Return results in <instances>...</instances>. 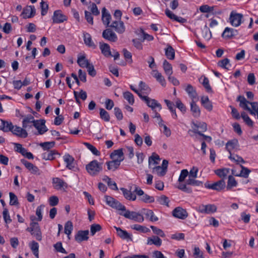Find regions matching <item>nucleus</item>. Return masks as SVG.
Listing matches in <instances>:
<instances>
[{
    "mask_svg": "<svg viewBox=\"0 0 258 258\" xmlns=\"http://www.w3.org/2000/svg\"><path fill=\"white\" fill-rule=\"evenodd\" d=\"M3 216L4 220L7 224L10 223L12 222V219H11L9 211L7 208L4 209Z\"/></svg>",
    "mask_w": 258,
    "mask_h": 258,
    "instance_id": "nucleus-63",
    "label": "nucleus"
},
{
    "mask_svg": "<svg viewBox=\"0 0 258 258\" xmlns=\"http://www.w3.org/2000/svg\"><path fill=\"white\" fill-rule=\"evenodd\" d=\"M36 120L32 115H28L25 117L22 121V126L24 128H29L32 127L31 123H33V125L34 124V122Z\"/></svg>",
    "mask_w": 258,
    "mask_h": 258,
    "instance_id": "nucleus-23",
    "label": "nucleus"
},
{
    "mask_svg": "<svg viewBox=\"0 0 258 258\" xmlns=\"http://www.w3.org/2000/svg\"><path fill=\"white\" fill-rule=\"evenodd\" d=\"M218 66L226 70H229L231 67L230 60L228 58H224L220 60L218 63Z\"/></svg>",
    "mask_w": 258,
    "mask_h": 258,
    "instance_id": "nucleus-44",
    "label": "nucleus"
},
{
    "mask_svg": "<svg viewBox=\"0 0 258 258\" xmlns=\"http://www.w3.org/2000/svg\"><path fill=\"white\" fill-rule=\"evenodd\" d=\"M110 158L111 160L118 161V162L121 163L124 159L123 149L120 148L117 150H114L110 154Z\"/></svg>",
    "mask_w": 258,
    "mask_h": 258,
    "instance_id": "nucleus-12",
    "label": "nucleus"
},
{
    "mask_svg": "<svg viewBox=\"0 0 258 258\" xmlns=\"http://www.w3.org/2000/svg\"><path fill=\"white\" fill-rule=\"evenodd\" d=\"M44 208V206L41 205L38 206L36 210V215L37 216V218L35 217V220L38 221H41L43 218L42 213Z\"/></svg>",
    "mask_w": 258,
    "mask_h": 258,
    "instance_id": "nucleus-55",
    "label": "nucleus"
},
{
    "mask_svg": "<svg viewBox=\"0 0 258 258\" xmlns=\"http://www.w3.org/2000/svg\"><path fill=\"white\" fill-rule=\"evenodd\" d=\"M74 94L76 101L77 103H80V99L85 100L87 98V93L85 91L81 90L80 91H74Z\"/></svg>",
    "mask_w": 258,
    "mask_h": 258,
    "instance_id": "nucleus-35",
    "label": "nucleus"
},
{
    "mask_svg": "<svg viewBox=\"0 0 258 258\" xmlns=\"http://www.w3.org/2000/svg\"><path fill=\"white\" fill-rule=\"evenodd\" d=\"M21 162L25 166V167L31 172V174L40 175L41 174V171L39 168L33 164L28 162L25 159L21 160Z\"/></svg>",
    "mask_w": 258,
    "mask_h": 258,
    "instance_id": "nucleus-8",
    "label": "nucleus"
},
{
    "mask_svg": "<svg viewBox=\"0 0 258 258\" xmlns=\"http://www.w3.org/2000/svg\"><path fill=\"white\" fill-rule=\"evenodd\" d=\"M206 188L216 190H221L225 186V182L223 179L213 183H208L205 184Z\"/></svg>",
    "mask_w": 258,
    "mask_h": 258,
    "instance_id": "nucleus-16",
    "label": "nucleus"
},
{
    "mask_svg": "<svg viewBox=\"0 0 258 258\" xmlns=\"http://www.w3.org/2000/svg\"><path fill=\"white\" fill-rule=\"evenodd\" d=\"M36 14V10L34 6H27L21 13V16L23 19H26L34 17Z\"/></svg>",
    "mask_w": 258,
    "mask_h": 258,
    "instance_id": "nucleus-9",
    "label": "nucleus"
},
{
    "mask_svg": "<svg viewBox=\"0 0 258 258\" xmlns=\"http://www.w3.org/2000/svg\"><path fill=\"white\" fill-rule=\"evenodd\" d=\"M214 10V7H210L207 5H202L199 8V10L202 13H209L213 12Z\"/></svg>",
    "mask_w": 258,
    "mask_h": 258,
    "instance_id": "nucleus-64",
    "label": "nucleus"
},
{
    "mask_svg": "<svg viewBox=\"0 0 258 258\" xmlns=\"http://www.w3.org/2000/svg\"><path fill=\"white\" fill-rule=\"evenodd\" d=\"M99 47L102 53L105 56L108 57L111 56L110 47L108 44L100 42Z\"/></svg>",
    "mask_w": 258,
    "mask_h": 258,
    "instance_id": "nucleus-30",
    "label": "nucleus"
},
{
    "mask_svg": "<svg viewBox=\"0 0 258 258\" xmlns=\"http://www.w3.org/2000/svg\"><path fill=\"white\" fill-rule=\"evenodd\" d=\"M237 185V182L235 179V178L231 175L229 176L227 185V189H230L232 187H236Z\"/></svg>",
    "mask_w": 258,
    "mask_h": 258,
    "instance_id": "nucleus-58",
    "label": "nucleus"
},
{
    "mask_svg": "<svg viewBox=\"0 0 258 258\" xmlns=\"http://www.w3.org/2000/svg\"><path fill=\"white\" fill-rule=\"evenodd\" d=\"M120 190L126 200L133 201L136 200L137 198L136 196L132 191L123 187L120 188Z\"/></svg>",
    "mask_w": 258,
    "mask_h": 258,
    "instance_id": "nucleus-31",
    "label": "nucleus"
},
{
    "mask_svg": "<svg viewBox=\"0 0 258 258\" xmlns=\"http://www.w3.org/2000/svg\"><path fill=\"white\" fill-rule=\"evenodd\" d=\"M229 158L231 161L237 164H243L245 163V161L241 157L236 154H232L231 153H230Z\"/></svg>",
    "mask_w": 258,
    "mask_h": 258,
    "instance_id": "nucleus-45",
    "label": "nucleus"
},
{
    "mask_svg": "<svg viewBox=\"0 0 258 258\" xmlns=\"http://www.w3.org/2000/svg\"><path fill=\"white\" fill-rule=\"evenodd\" d=\"M152 170L153 173L156 174L158 176H164L166 173L167 171L160 166H155L150 168Z\"/></svg>",
    "mask_w": 258,
    "mask_h": 258,
    "instance_id": "nucleus-41",
    "label": "nucleus"
},
{
    "mask_svg": "<svg viewBox=\"0 0 258 258\" xmlns=\"http://www.w3.org/2000/svg\"><path fill=\"white\" fill-rule=\"evenodd\" d=\"M139 91L142 93L148 94L151 91L150 88L145 83L141 81L139 84Z\"/></svg>",
    "mask_w": 258,
    "mask_h": 258,
    "instance_id": "nucleus-50",
    "label": "nucleus"
},
{
    "mask_svg": "<svg viewBox=\"0 0 258 258\" xmlns=\"http://www.w3.org/2000/svg\"><path fill=\"white\" fill-rule=\"evenodd\" d=\"M151 75L158 82L162 87H165L166 82L162 74L158 70H153L151 73Z\"/></svg>",
    "mask_w": 258,
    "mask_h": 258,
    "instance_id": "nucleus-18",
    "label": "nucleus"
},
{
    "mask_svg": "<svg viewBox=\"0 0 258 258\" xmlns=\"http://www.w3.org/2000/svg\"><path fill=\"white\" fill-rule=\"evenodd\" d=\"M229 23L234 27H239L243 22V15L235 11H232L229 16Z\"/></svg>",
    "mask_w": 258,
    "mask_h": 258,
    "instance_id": "nucleus-5",
    "label": "nucleus"
},
{
    "mask_svg": "<svg viewBox=\"0 0 258 258\" xmlns=\"http://www.w3.org/2000/svg\"><path fill=\"white\" fill-rule=\"evenodd\" d=\"M52 182L54 188L57 190H64L68 187L67 183L58 177L53 178Z\"/></svg>",
    "mask_w": 258,
    "mask_h": 258,
    "instance_id": "nucleus-13",
    "label": "nucleus"
},
{
    "mask_svg": "<svg viewBox=\"0 0 258 258\" xmlns=\"http://www.w3.org/2000/svg\"><path fill=\"white\" fill-rule=\"evenodd\" d=\"M100 118L105 121H109L110 120V115L109 113L104 109H100Z\"/></svg>",
    "mask_w": 258,
    "mask_h": 258,
    "instance_id": "nucleus-59",
    "label": "nucleus"
},
{
    "mask_svg": "<svg viewBox=\"0 0 258 258\" xmlns=\"http://www.w3.org/2000/svg\"><path fill=\"white\" fill-rule=\"evenodd\" d=\"M141 213L146 216V218L152 222H156L158 220V218L154 214L153 211L151 210L144 209L142 210Z\"/></svg>",
    "mask_w": 258,
    "mask_h": 258,
    "instance_id": "nucleus-27",
    "label": "nucleus"
},
{
    "mask_svg": "<svg viewBox=\"0 0 258 258\" xmlns=\"http://www.w3.org/2000/svg\"><path fill=\"white\" fill-rule=\"evenodd\" d=\"M110 27L114 28L116 32L119 34H122L125 30L124 23L120 20L113 21Z\"/></svg>",
    "mask_w": 258,
    "mask_h": 258,
    "instance_id": "nucleus-20",
    "label": "nucleus"
},
{
    "mask_svg": "<svg viewBox=\"0 0 258 258\" xmlns=\"http://www.w3.org/2000/svg\"><path fill=\"white\" fill-rule=\"evenodd\" d=\"M119 214L123 215L126 218H128L137 222L142 223L144 220L143 214H142V213L140 214L136 212H131L128 210H126V209L123 212H120Z\"/></svg>",
    "mask_w": 258,
    "mask_h": 258,
    "instance_id": "nucleus-4",
    "label": "nucleus"
},
{
    "mask_svg": "<svg viewBox=\"0 0 258 258\" xmlns=\"http://www.w3.org/2000/svg\"><path fill=\"white\" fill-rule=\"evenodd\" d=\"M52 19L53 23L59 24L66 21L68 17L62 13L61 11L56 10L53 12Z\"/></svg>",
    "mask_w": 258,
    "mask_h": 258,
    "instance_id": "nucleus-10",
    "label": "nucleus"
},
{
    "mask_svg": "<svg viewBox=\"0 0 258 258\" xmlns=\"http://www.w3.org/2000/svg\"><path fill=\"white\" fill-rule=\"evenodd\" d=\"M73 230V223L71 221H67L64 225V233L67 235L70 239V235L71 234Z\"/></svg>",
    "mask_w": 258,
    "mask_h": 258,
    "instance_id": "nucleus-48",
    "label": "nucleus"
},
{
    "mask_svg": "<svg viewBox=\"0 0 258 258\" xmlns=\"http://www.w3.org/2000/svg\"><path fill=\"white\" fill-rule=\"evenodd\" d=\"M226 149L229 153H231L232 151L238 150L239 149L238 141L236 139L229 141L226 144Z\"/></svg>",
    "mask_w": 258,
    "mask_h": 258,
    "instance_id": "nucleus-14",
    "label": "nucleus"
},
{
    "mask_svg": "<svg viewBox=\"0 0 258 258\" xmlns=\"http://www.w3.org/2000/svg\"><path fill=\"white\" fill-rule=\"evenodd\" d=\"M215 174L220 178H225L230 173V169L227 168L219 169L215 171Z\"/></svg>",
    "mask_w": 258,
    "mask_h": 258,
    "instance_id": "nucleus-39",
    "label": "nucleus"
},
{
    "mask_svg": "<svg viewBox=\"0 0 258 258\" xmlns=\"http://www.w3.org/2000/svg\"><path fill=\"white\" fill-rule=\"evenodd\" d=\"M103 37L111 42H116L117 40L116 34L111 29H106L102 33Z\"/></svg>",
    "mask_w": 258,
    "mask_h": 258,
    "instance_id": "nucleus-15",
    "label": "nucleus"
},
{
    "mask_svg": "<svg viewBox=\"0 0 258 258\" xmlns=\"http://www.w3.org/2000/svg\"><path fill=\"white\" fill-rule=\"evenodd\" d=\"M203 36L206 40H209L212 37L211 32L206 25L203 30Z\"/></svg>",
    "mask_w": 258,
    "mask_h": 258,
    "instance_id": "nucleus-61",
    "label": "nucleus"
},
{
    "mask_svg": "<svg viewBox=\"0 0 258 258\" xmlns=\"http://www.w3.org/2000/svg\"><path fill=\"white\" fill-rule=\"evenodd\" d=\"M11 132L13 134L21 138H26L28 136L26 131L23 127L17 126H14Z\"/></svg>",
    "mask_w": 258,
    "mask_h": 258,
    "instance_id": "nucleus-28",
    "label": "nucleus"
},
{
    "mask_svg": "<svg viewBox=\"0 0 258 258\" xmlns=\"http://www.w3.org/2000/svg\"><path fill=\"white\" fill-rule=\"evenodd\" d=\"M235 31L233 28L226 27L222 33V37L225 38H230L235 35Z\"/></svg>",
    "mask_w": 258,
    "mask_h": 258,
    "instance_id": "nucleus-43",
    "label": "nucleus"
},
{
    "mask_svg": "<svg viewBox=\"0 0 258 258\" xmlns=\"http://www.w3.org/2000/svg\"><path fill=\"white\" fill-rule=\"evenodd\" d=\"M165 55L169 59H173L175 57V51L174 49L171 46H168L165 49Z\"/></svg>",
    "mask_w": 258,
    "mask_h": 258,
    "instance_id": "nucleus-52",
    "label": "nucleus"
},
{
    "mask_svg": "<svg viewBox=\"0 0 258 258\" xmlns=\"http://www.w3.org/2000/svg\"><path fill=\"white\" fill-rule=\"evenodd\" d=\"M197 211L202 214H210L217 211V207L213 204L201 205L197 208Z\"/></svg>",
    "mask_w": 258,
    "mask_h": 258,
    "instance_id": "nucleus-7",
    "label": "nucleus"
},
{
    "mask_svg": "<svg viewBox=\"0 0 258 258\" xmlns=\"http://www.w3.org/2000/svg\"><path fill=\"white\" fill-rule=\"evenodd\" d=\"M197 101H191L190 103V109L194 117L198 118L201 115V110L196 104Z\"/></svg>",
    "mask_w": 258,
    "mask_h": 258,
    "instance_id": "nucleus-26",
    "label": "nucleus"
},
{
    "mask_svg": "<svg viewBox=\"0 0 258 258\" xmlns=\"http://www.w3.org/2000/svg\"><path fill=\"white\" fill-rule=\"evenodd\" d=\"M63 159L67 168L72 170L75 168L74 159L72 156L66 154L63 156Z\"/></svg>",
    "mask_w": 258,
    "mask_h": 258,
    "instance_id": "nucleus-22",
    "label": "nucleus"
},
{
    "mask_svg": "<svg viewBox=\"0 0 258 258\" xmlns=\"http://www.w3.org/2000/svg\"><path fill=\"white\" fill-rule=\"evenodd\" d=\"M185 90L187 93L191 101H198V97L196 89L190 84L187 85L185 87Z\"/></svg>",
    "mask_w": 258,
    "mask_h": 258,
    "instance_id": "nucleus-21",
    "label": "nucleus"
},
{
    "mask_svg": "<svg viewBox=\"0 0 258 258\" xmlns=\"http://www.w3.org/2000/svg\"><path fill=\"white\" fill-rule=\"evenodd\" d=\"M2 124L0 126V129L5 132H8L12 131L14 128V125L11 122L6 121L2 120Z\"/></svg>",
    "mask_w": 258,
    "mask_h": 258,
    "instance_id": "nucleus-37",
    "label": "nucleus"
},
{
    "mask_svg": "<svg viewBox=\"0 0 258 258\" xmlns=\"http://www.w3.org/2000/svg\"><path fill=\"white\" fill-rule=\"evenodd\" d=\"M77 63L81 68H86L90 63L85 55L81 53L78 55Z\"/></svg>",
    "mask_w": 258,
    "mask_h": 258,
    "instance_id": "nucleus-34",
    "label": "nucleus"
},
{
    "mask_svg": "<svg viewBox=\"0 0 258 258\" xmlns=\"http://www.w3.org/2000/svg\"><path fill=\"white\" fill-rule=\"evenodd\" d=\"M160 131L166 137H169L171 135L170 129L168 127L164 122L159 125Z\"/></svg>",
    "mask_w": 258,
    "mask_h": 258,
    "instance_id": "nucleus-49",
    "label": "nucleus"
},
{
    "mask_svg": "<svg viewBox=\"0 0 258 258\" xmlns=\"http://www.w3.org/2000/svg\"><path fill=\"white\" fill-rule=\"evenodd\" d=\"M157 201L161 205H165L167 207L169 206V200L165 196L162 195L158 197L157 199Z\"/></svg>",
    "mask_w": 258,
    "mask_h": 258,
    "instance_id": "nucleus-62",
    "label": "nucleus"
},
{
    "mask_svg": "<svg viewBox=\"0 0 258 258\" xmlns=\"http://www.w3.org/2000/svg\"><path fill=\"white\" fill-rule=\"evenodd\" d=\"M199 81L201 84L204 86L207 91L210 92L211 91V88L209 84V81L207 78L206 77H201Z\"/></svg>",
    "mask_w": 258,
    "mask_h": 258,
    "instance_id": "nucleus-54",
    "label": "nucleus"
},
{
    "mask_svg": "<svg viewBox=\"0 0 258 258\" xmlns=\"http://www.w3.org/2000/svg\"><path fill=\"white\" fill-rule=\"evenodd\" d=\"M201 104L208 111H211L213 109L212 102L207 96H203L201 98Z\"/></svg>",
    "mask_w": 258,
    "mask_h": 258,
    "instance_id": "nucleus-29",
    "label": "nucleus"
},
{
    "mask_svg": "<svg viewBox=\"0 0 258 258\" xmlns=\"http://www.w3.org/2000/svg\"><path fill=\"white\" fill-rule=\"evenodd\" d=\"M116 229V233L121 238L126 240L127 241H131L133 240L132 235L128 233L126 230L121 229L119 227H114Z\"/></svg>",
    "mask_w": 258,
    "mask_h": 258,
    "instance_id": "nucleus-19",
    "label": "nucleus"
},
{
    "mask_svg": "<svg viewBox=\"0 0 258 258\" xmlns=\"http://www.w3.org/2000/svg\"><path fill=\"white\" fill-rule=\"evenodd\" d=\"M160 161V158L159 156L154 153L149 158V168H152V167L155 166V165L159 164Z\"/></svg>",
    "mask_w": 258,
    "mask_h": 258,
    "instance_id": "nucleus-32",
    "label": "nucleus"
},
{
    "mask_svg": "<svg viewBox=\"0 0 258 258\" xmlns=\"http://www.w3.org/2000/svg\"><path fill=\"white\" fill-rule=\"evenodd\" d=\"M196 177L188 176V179L186 181V184L197 186L200 185L202 182L200 181L196 180Z\"/></svg>",
    "mask_w": 258,
    "mask_h": 258,
    "instance_id": "nucleus-60",
    "label": "nucleus"
},
{
    "mask_svg": "<svg viewBox=\"0 0 258 258\" xmlns=\"http://www.w3.org/2000/svg\"><path fill=\"white\" fill-rule=\"evenodd\" d=\"M151 108L153 112L160 111L162 109V106L160 103L155 99H151L147 96L144 95L141 99Z\"/></svg>",
    "mask_w": 258,
    "mask_h": 258,
    "instance_id": "nucleus-6",
    "label": "nucleus"
},
{
    "mask_svg": "<svg viewBox=\"0 0 258 258\" xmlns=\"http://www.w3.org/2000/svg\"><path fill=\"white\" fill-rule=\"evenodd\" d=\"M147 244L149 245L154 244L159 247L162 244V240L157 236H153L148 238Z\"/></svg>",
    "mask_w": 258,
    "mask_h": 258,
    "instance_id": "nucleus-33",
    "label": "nucleus"
},
{
    "mask_svg": "<svg viewBox=\"0 0 258 258\" xmlns=\"http://www.w3.org/2000/svg\"><path fill=\"white\" fill-rule=\"evenodd\" d=\"M31 222L30 227L26 229V230L30 232L37 240L41 241L42 238V232L38 222H35V217L31 216L30 217Z\"/></svg>",
    "mask_w": 258,
    "mask_h": 258,
    "instance_id": "nucleus-2",
    "label": "nucleus"
},
{
    "mask_svg": "<svg viewBox=\"0 0 258 258\" xmlns=\"http://www.w3.org/2000/svg\"><path fill=\"white\" fill-rule=\"evenodd\" d=\"M241 117L247 125L249 126H253V122L245 112L241 113Z\"/></svg>",
    "mask_w": 258,
    "mask_h": 258,
    "instance_id": "nucleus-57",
    "label": "nucleus"
},
{
    "mask_svg": "<svg viewBox=\"0 0 258 258\" xmlns=\"http://www.w3.org/2000/svg\"><path fill=\"white\" fill-rule=\"evenodd\" d=\"M33 126L38 131V135H43L48 131L44 119L36 120Z\"/></svg>",
    "mask_w": 258,
    "mask_h": 258,
    "instance_id": "nucleus-11",
    "label": "nucleus"
},
{
    "mask_svg": "<svg viewBox=\"0 0 258 258\" xmlns=\"http://www.w3.org/2000/svg\"><path fill=\"white\" fill-rule=\"evenodd\" d=\"M104 201L110 207L118 210L119 213L122 212L125 210L124 206L111 197L105 196L104 198Z\"/></svg>",
    "mask_w": 258,
    "mask_h": 258,
    "instance_id": "nucleus-3",
    "label": "nucleus"
},
{
    "mask_svg": "<svg viewBox=\"0 0 258 258\" xmlns=\"http://www.w3.org/2000/svg\"><path fill=\"white\" fill-rule=\"evenodd\" d=\"M240 167L241 169L240 173L236 174V176L247 178L251 171L242 165H240Z\"/></svg>",
    "mask_w": 258,
    "mask_h": 258,
    "instance_id": "nucleus-51",
    "label": "nucleus"
},
{
    "mask_svg": "<svg viewBox=\"0 0 258 258\" xmlns=\"http://www.w3.org/2000/svg\"><path fill=\"white\" fill-rule=\"evenodd\" d=\"M239 106L244 110L248 111L250 114L257 116L258 119V102H249L243 96H239L237 98Z\"/></svg>",
    "mask_w": 258,
    "mask_h": 258,
    "instance_id": "nucleus-1",
    "label": "nucleus"
},
{
    "mask_svg": "<svg viewBox=\"0 0 258 258\" xmlns=\"http://www.w3.org/2000/svg\"><path fill=\"white\" fill-rule=\"evenodd\" d=\"M123 97L130 105H133L135 102V99L133 94L129 91L123 92Z\"/></svg>",
    "mask_w": 258,
    "mask_h": 258,
    "instance_id": "nucleus-46",
    "label": "nucleus"
},
{
    "mask_svg": "<svg viewBox=\"0 0 258 258\" xmlns=\"http://www.w3.org/2000/svg\"><path fill=\"white\" fill-rule=\"evenodd\" d=\"M58 155V152L55 150H50L47 153L43 154V158L45 160H52L55 158Z\"/></svg>",
    "mask_w": 258,
    "mask_h": 258,
    "instance_id": "nucleus-42",
    "label": "nucleus"
},
{
    "mask_svg": "<svg viewBox=\"0 0 258 258\" xmlns=\"http://www.w3.org/2000/svg\"><path fill=\"white\" fill-rule=\"evenodd\" d=\"M131 228L134 230L140 231L144 233H146L150 231V229L148 228L139 224L133 225L131 226Z\"/></svg>",
    "mask_w": 258,
    "mask_h": 258,
    "instance_id": "nucleus-53",
    "label": "nucleus"
},
{
    "mask_svg": "<svg viewBox=\"0 0 258 258\" xmlns=\"http://www.w3.org/2000/svg\"><path fill=\"white\" fill-rule=\"evenodd\" d=\"M107 169L109 170L114 171L117 169L120 165V163L118 161L111 160L106 163Z\"/></svg>",
    "mask_w": 258,
    "mask_h": 258,
    "instance_id": "nucleus-47",
    "label": "nucleus"
},
{
    "mask_svg": "<svg viewBox=\"0 0 258 258\" xmlns=\"http://www.w3.org/2000/svg\"><path fill=\"white\" fill-rule=\"evenodd\" d=\"M88 230H80L76 234L75 238L77 242H81L87 240L88 239Z\"/></svg>",
    "mask_w": 258,
    "mask_h": 258,
    "instance_id": "nucleus-25",
    "label": "nucleus"
},
{
    "mask_svg": "<svg viewBox=\"0 0 258 258\" xmlns=\"http://www.w3.org/2000/svg\"><path fill=\"white\" fill-rule=\"evenodd\" d=\"M172 215L174 217L180 219H185L188 216L186 210L180 207L175 208L172 211Z\"/></svg>",
    "mask_w": 258,
    "mask_h": 258,
    "instance_id": "nucleus-17",
    "label": "nucleus"
},
{
    "mask_svg": "<svg viewBox=\"0 0 258 258\" xmlns=\"http://www.w3.org/2000/svg\"><path fill=\"white\" fill-rule=\"evenodd\" d=\"M111 19V16L110 14L107 11L105 8H103L102 10V20L103 24L106 26H108L110 23Z\"/></svg>",
    "mask_w": 258,
    "mask_h": 258,
    "instance_id": "nucleus-36",
    "label": "nucleus"
},
{
    "mask_svg": "<svg viewBox=\"0 0 258 258\" xmlns=\"http://www.w3.org/2000/svg\"><path fill=\"white\" fill-rule=\"evenodd\" d=\"M140 200L146 203H152L155 201V198L154 197L150 196L145 194L140 198Z\"/></svg>",
    "mask_w": 258,
    "mask_h": 258,
    "instance_id": "nucleus-56",
    "label": "nucleus"
},
{
    "mask_svg": "<svg viewBox=\"0 0 258 258\" xmlns=\"http://www.w3.org/2000/svg\"><path fill=\"white\" fill-rule=\"evenodd\" d=\"M86 169L90 175H95L97 174V161L93 160L90 162L86 165Z\"/></svg>",
    "mask_w": 258,
    "mask_h": 258,
    "instance_id": "nucleus-24",
    "label": "nucleus"
},
{
    "mask_svg": "<svg viewBox=\"0 0 258 258\" xmlns=\"http://www.w3.org/2000/svg\"><path fill=\"white\" fill-rule=\"evenodd\" d=\"M29 247L31 250L32 251L34 255L36 256V258H39V244L38 243L35 241H32L29 244Z\"/></svg>",
    "mask_w": 258,
    "mask_h": 258,
    "instance_id": "nucleus-40",
    "label": "nucleus"
},
{
    "mask_svg": "<svg viewBox=\"0 0 258 258\" xmlns=\"http://www.w3.org/2000/svg\"><path fill=\"white\" fill-rule=\"evenodd\" d=\"M163 68L166 75L169 77L173 74L172 65L166 60H165L163 63Z\"/></svg>",
    "mask_w": 258,
    "mask_h": 258,
    "instance_id": "nucleus-38",
    "label": "nucleus"
}]
</instances>
